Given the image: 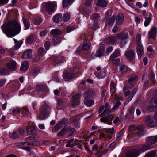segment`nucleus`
Instances as JSON below:
<instances>
[{
  "label": "nucleus",
  "instance_id": "nucleus-21",
  "mask_svg": "<svg viewBox=\"0 0 157 157\" xmlns=\"http://www.w3.org/2000/svg\"><path fill=\"white\" fill-rule=\"evenodd\" d=\"M104 50L103 49H99L96 51V54L94 52H93L91 55L92 57H100L103 53Z\"/></svg>",
  "mask_w": 157,
  "mask_h": 157
},
{
  "label": "nucleus",
  "instance_id": "nucleus-32",
  "mask_svg": "<svg viewBox=\"0 0 157 157\" xmlns=\"http://www.w3.org/2000/svg\"><path fill=\"white\" fill-rule=\"evenodd\" d=\"M23 21L25 27V30L29 29L30 26V22L29 20L26 18H23Z\"/></svg>",
  "mask_w": 157,
  "mask_h": 157
},
{
  "label": "nucleus",
  "instance_id": "nucleus-19",
  "mask_svg": "<svg viewBox=\"0 0 157 157\" xmlns=\"http://www.w3.org/2000/svg\"><path fill=\"white\" fill-rule=\"evenodd\" d=\"M75 76V75L71 73H65L63 75V78L65 81H67L74 78Z\"/></svg>",
  "mask_w": 157,
  "mask_h": 157
},
{
  "label": "nucleus",
  "instance_id": "nucleus-41",
  "mask_svg": "<svg viewBox=\"0 0 157 157\" xmlns=\"http://www.w3.org/2000/svg\"><path fill=\"white\" fill-rule=\"evenodd\" d=\"M115 16H113L109 18L107 21V23L109 25H112L114 23L115 21Z\"/></svg>",
  "mask_w": 157,
  "mask_h": 157
},
{
  "label": "nucleus",
  "instance_id": "nucleus-28",
  "mask_svg": "<svg viewBox=\"0 0 157 157\" xmlns=\"http://www.w3.org/2000/svg\"><path fill=\"white\" fill-rule=\"evenodd\" d=\"M29 67V63L28 62L25 61L22 63L20 67V70L22 71H25L27 70Z\"/></svg>",
  "mask_w": 157,
  "mask_h": 157
},
{
  "label": "nucleus",
  "instance_id": "nucleus-26",
  "mask_svg": "<svg viewBox=\"0 0 157 157\" xmlns=\"http://www.w3.org/2000/svg\"><path fill=\"white\" fill-rule=\"evenodd\" d=\"M157 156V151L154 150L146 154L144 157H156Z\"/></svg>",
  "mask_w": 157,
  "mask_h": 157
},
{
  "label": "nucleus",
  "instance_id": "nucleus-23",
  "mask_svg": "<svg viewBox=\"0 0 157 157\" xmlns=\"http://www.w3.org/2000/svg\"><path fill=\"white\" fill-rule=\"evenodd\" d=\"M91 45L90 42L89 40L85 41L82 46V48L83 50H88L90 48Z\"/></svg>",
  "mask_w": 157,
  "mask_h": 157
},
{
  "label": "nucleus",
  "instance_id": "nucleus-13",
  "mask_svg": "<svg viewBox=\"0 0 157 157\" xmlns=\"http://www.w3.org/2000/svg\"><path fill=\"white\" fill-rule=\"evenodd\" d=\"M152 147H150L149 145L146 144H142L140 147L139 149H136L140 153V155L141 153L151 149Z\"/></svg>",
  "mask_w": 157,
  "mask_h": 157
},
{
  "label": "nucleus",
  "instance_id": "nucleus-46",
  "mask_svg": "<svg viewBox=\"0 0 157 157\" xmlns=\"http://www.w3.org/2000/svg\"><path fill=\"white\" fill-rule=\"evenodd\" d=\"M144 134V132L142 129L138 130L136 132V135L137 136L139 137L142 136Z\"/></svg>",
  "mask_w": 157,
  "mask_h": 157
},
{
  "label": "nucleus",
  "instance_id": "nucleus-63",
  "mask_svg": "<svg viewBox=\"0 0 157 157\" xmlns=\"http://www.w3.org/2000/svg\"><path fill=\"white\" fill-rule=\"evenodd\" d=\"M75 29V27L73 26H68L67 27L66 30L67 32L69 33L74 30Z\"/></svg>",
  "mask_w": 157,
  "mask_h": 157
},
{
  "label": "nucleus",
  "instance_id": "nucleus-30",
  "mask_svg": "<svg viewBox=\"0 0 157 157\" xmlns=\"http://www.w3.org/2000/svg\"><path fill=\"white\" fill-rule=\"evenodd\" d=\"M97 5L99 7H105L107 5V3L105 0H98Z\"/></svg>",
  "mask_w": 157,
  "mask_h": 157
},
{
  "label": "nucleus",
  "instance_id": "nucleus-6",
  "mask_svg": "<svg viewBox=\"0 0 157 157\" xmlns=\"http://www.w3.org/2000/svg\"><path fill=\"white\" fill-rule=\"evenodd\" d=\"M152 101H151L150 105L148 107L149 111L153 112L157 108V91L155 92V95L152 98Z\"/></svg>",
  "mask_w": 157,
  "mask_h": 157
},
{
  "label": "nucleus",
  "instance_id": "nucleus-59",
  "mask_svg": "<svg viewBox=\"0 0 157 157\" xmlns=\"http://www.w3.org/2000/svg\"><path fill=\"white\" fill-rule=\"evenodd\" d=\"M104 132L111 134H112L114 132V130L113 128L111 129L110 128H108L106 129Z\"/></svg>",
  "mask_w": 157,
  "mask_h": 157
},
{
  "label": "nucleus",
  "instance_id": "nucleus-16",
  "mask_svg": "<svg viewBox=\"0 0 157 157\" xmlns=\"http://www.w3.org/2000/svg\"><path fill=\"white\" fill-rule=\"evenodd\" d=\"M117 36H114L109 37L104 40L105 42L107 44H113L115 43L117 40Z\"/></svg>",
  "mask_w": 157,
  "mask_h": 157
},
{
  "label": "nucleus",
  "instance_id": "nucleus-24",
  "mask_svg": "<svg viewBox=\"0 0 157 157\" xmlns=\"http://www.w3.org/2000/svg\"><path fill=\"white\" fill-rule=\"evenodd\" d=\"M63 19L62 16L61 14H57L55 15L53 18L54 22L59 23Z\"/></svg>",
  "mask_w": 157,
  "mask_h": 157
},
{
  "label": "nucleus",
  "instance_id": "nucleus-2",
  "mask_svg": "<svg viewBox=\"0 0 157 157\" xmlns=\"http://www.w3.org/2000/svg\"><path fill=\"white\" fill-rule=\"evenodd\" d=\"M104 106L105 107V109L103 112L99 116L102 117L105 115L106 116L105 118H101L100 121L102 122L105 123L109 125H111L112 123V121L113 119V116L112 114H108L112 112L113 111L109 109L108 107V103H106Z\"/></svg>",
  "mask_w": 157,
  "mask_h": 157
},
{
  "label": "nucleus",
  "instance_id": "nucleus-45",
  "mask_svg": "<svg viewBox=\"0 0 157 157\" xmlns=\"http://www.w3.org/2000/svg\"><path fill=\"white\" fill-rule=\"evenodd\" d=\"M94 102L93 100H85L84 104L87 107H90L94 104Z\"/></svg>",
  "mask_w": 157,
  "mask_h": 157
},
{
  "label": "nucleus",
  "instance_id": "nucleus-25",
  "mask_svg": "<svg viewBox=\"0 0 157 157\" xmlns=\"http://www.w3.org/2000/svg\"><path fill=\"white\" fill-rule=\"evenodd\" d=\"M78 145V143H74V139L72 138L69 140L67 141V144L66 145L67 147L73 148L74 146Z\"/></svg>",
  "mask_w": 157,
  "mask_h": 157
},
{
  "label": "nucleus",
  "instance_id": "nucleus-50",
  "mask_svg": "<svg viewBox=\"0 0 157 157\" xmlns=\"http://www.w3.org/2000/svg\"><path fill=\"white\" fill-rule=\"evenodd\" d=\"M38 54L39 56H43L45 54L44 49L42 48H40L38 51Z\"/></svg>",
  "mask_w": 157,
  "mask_h": 157
},
{
  "label": "nucleus",
  "instance_id": "nucleus-22",
  "mask_svg": "<svg viewBox=\"0 0 157 157\" xmlns=\"http://www.w3.org/2000/svg\"><path fill=\"white\" fill-rule=\"evenodd\" d=\"M19 114L21 117H23L29 115L30 113L27 109L25 108H23L21 109L20 113Z\"/></svg>",
  "mask_w": 157,
  "mask_h": 157
},
{
  "label": "nucleus",
  "instance_id": "nucleus-35",
  "mask_svg": "<svg viewBox=\"0 0 157 157\" xmlns=\"http://www.w3.org/2000/svg\"><path fill=\"white\" fill-rule=\"evenodd\" d=\"M26 131L28 134L31 135L35 133L36 130L35 128L29 126L27 127Z\"/></svg>",
  "mask_w": 157,
  "mask_h": 157
},
{
  "label": "nucleus",
  "instance_id": "nucleus-33",
  "mask_svg": "<svg viewBox=\"0 0 157 157\" xmlns=\"http://www.w3.org/2000/svg\"><path fill=\"white\" fill-rule=\"evenodd\" d=\"M36 39L35 36L34 35H31L26 39V42L28 44L32 43Z\"/></svg>",
  "mask_w": 157,
  "mask_h": 157
},
{
  "label": "nucleus",
  "instance_id": "nucleus-60",
  "mask_svg": "<svg viewBox=\"0 0 157 157\" xmlns=\"http://www.w3.org/2000/svg\"><path fill=\"white\" fill-rule=\"evenodd\" d=\"M113 61V64L114 65L117 66H118L119 65L120 60L118 58L115 59H114Z\"/></svg>",
  "mask_w": 157,
  "mask_h": 157
},
{
  "label": "nucleus",
  "instance_id": "nucleus-52",
  "mask_svg": "<svg viewBox=\"0 0 157 157\" xmlns=\"http://www.w3.org/2000/svg\"><path fill=\"white\" fill-rule=\"evenodd\" d=\"M124 132V130L121 129L116 135V140L120 139Z\"/></svg>",
  "mask_w": 157,
  "mask_h": 157
},
{
  "label": "nucleus",
  "instance_id": "nucleus-42",
  "mask_svg": "<svg viewBox=\"0 0 157 157\" xmlns=\"http://www.w3.org/2000/svg\"><path fill=\"white\" fill-rule=\"evenodd\" d=\"M9 74V71L6 69L2 68L0 69V75H6Z\"/></svg>",
  "mask_w": 157,
  "mask_h": 157
},
{
  "label": "nucleus",
  "instance_id": "nucleus-55",
  "mask_svg": "<svg viewBox=\"0 0 157 157\" xmlns=\"http://www.w3.org/2000/svg\"><path fill=\"white\" fill-rule=\"evenodd\" d=\"M120 70L122 73H123L126 72L127 68L124 66L122 65L120 67Z\"/></svg>",
  "mask_w": 157,
  "mask_h": 157
},
{
  "label": "nucleus",
  "instance_id": "nucleus-62",
  "mask_svg": "<svg viewBox=\"0 0 157 157\" xmlns=\"http://www.w3.org/2000/svg\"><path fill=\"white\" fill-rule=\"evenodd\" d=\"M137 76L136 75L133 76L131 77H130L129 79H128V80L129 81V82H133H133L137 80Z\"/></svg>",
  "mask_w": 157,
  "mask_h": 157
},
{
  "label": "nucleus",
  "instance_id": "nucleus-14",
  "mask_svg": "<svg viewBox=\"0 0 157 157\" xmlns=\"http://www.w3.org/2000/svg\"><path fill=\"white\" fill-rule=\"evenodd\" d=\"M125 55L126 58L129 60H133L135 58V54L133 51H128L125 53Z\"/></svg>",
  "mask_w": 157,
  "mask_h": 157
},
{
  "label": "nucleus",
  "instance_id": "nucleus-51",
  "mask_svg": "<svg viewBox=\"0 0 157 157\" xmlns=\"http://www.w3.org/2000/svg\"><path fill=\"white\" fill-rule=\"evenodd\" d=\"M10 137L14 140H16L18 139L19 135L15 132H13L10 136Z\"/></svg>",
  "mask_w": 157,
  "mask_h": 157
},
{
  "label": "nucleus",
  "instance_id": "nucleus-12",
  "mask_svg": "<svg viewBox=\"0 0 157 157\" xmlns=\"http://www.w3.org/2000/svg\"><path fill=\"white\" fill-rule=\"evenodd\" d=\"M136 49L139 58H141L144 54V48L142 45L141 44H137Z\"/></svg>",
  "mask_w": 157,
  "mask_h": 157
},
{
  "label": "nucleus",
  "instance_id": "nucleus-3",
  "mask_svg": "<svg viewBox=\"0 0 157 157\" xmlns=\"http://www.w3.org/2000/svg\"><path fill=\"white\" fill-rule=\"evenodd\" d=\"M144 122L147 125L151 128L155 127L157 123V119L152 116L147 115L144 118Z\"/></svg>",
  "mask_w": 157,
  "mask_h": 157
},
{
  "label": "nucleus",
  "instance_id": "nucleus-5",
  "mask_svg": "<svg viewBox=\"0 0 157 157\" xmlns=\"http://www.w3.org/2000/svg\"><path fill=\"white\" fill-rule=\"evenodd\" d=\"M125 155L126 157H138L140 155V153L136 148H132L127 150Z\"/></svg>",
  "mask_w": 157,
  "mask_h": 157
},
{
  "label": "nucleus",
  "instance_id": "nucleus-39",
  "mask_svg": "<svg viewBox=\"0 0 157 157\" xmlns=\"http://www.w3.org/2000/svg\"><path fill=\"white\" fill-rule=\"evenodd\" d=\"M134 85V84L133 83L129 82V81L128 80V82L127 84V86L124 88L123 90L125 91L128 89H131L133 87Z\"/></svg>",
  "mask_w": 157,
  "mask_h": 157
},
{
  "label": "nucleus",
  "instance_id": "nucleus-31",
  "mask_svg": "<svg viewBox=\"0 0 157 157\" xmlns=\"http://www.w3.org/2000/svg\"><path fill=\"white\" fill-rule=\"evenodd\" d=\"M110 87L111 94L113 95L115 93L116 90V85L115 83L113 82H111Z\"/></svg>",
  "mask_w": 157,
  "mask_h": 157
},
{
  "label": "nucleus",
  "instance_id": "nucleus-48",
  "mask_svg": "<svg viewBox=\"0 0 157 157\" xmlns=\"http://www.w3.org/2000/svg\"><path fill=\"white\" fill-rule=\"evenodd\" d=\"M13 40L15 44L14 48L16 49H17L21 46L22 43L21 42H19L17 41V40L15 38L13 39Z\"/></svg>",
  "mask_w": 157,
  "mask_h": 157
},
{
  "label": "nucleus",
  "instance_id": "nucleus-44",
  "mask_svg": "<svg viewBox=\"0 0 157 157\" xmlns=\"http://www.w3.org/2000/svg\"><path fill=\"white\" fill-rule=\"evenodd\" d=\"M137 90L138 88H135L133 90H132V93L130 94L128 97V100L130 101L132 100L136 93L137 91Z\"/></svg>",
  "mask_w": 157,
  "mask_h": 157
},
{
  "label": "nucleus",
  "instance_id": "nucleus-54",
  "mask_svg": "<svg viewBox=\"0 0 157 157\" xmlns=\"http://www.w3.org/2000/svg\"><path fill=\"white\" fill-rule=\"evenodd\" d=\"M66 132V130L63 129L60 130L58 133L57 135L59 137H61L65 135Z\"/></svg>",
  "mask_w": 157,
  "mask_h": 157
},
{
  "label": "nucleus",
  "instance_id": "nucleus-43",
  "mask_svg": "<svg viewBox=\"0 0 157 157\" xmlns=\"http://www.w3.org/2000/svg\"><path fill=\"white\" fill-rule=\"evenodd\" d=\"M40 69L38 67H35L32 71V74L33 76H36L39 73Z\"/></svg>",
  "mask_w": 157,
  "mask_h": 157
},
{
  "label": "nucleus",
  "instance_id": "nucleus-10",
  "mask_svg": "<svg viewBox=\"0 0 157 157\" xmlns=\"http://www.w3.org/2000/svg\"><path fill=\"white\" fill-rule=\"evenodd\" d=\"M95 92L92 89L87 90L85 92L84 98L85 100H88L94 94Z\"/></svg>",
  "mask_w": 157,
  "mask_h": 157
},
{
  "label": "nucleus",
  "instance_id": "nucleus-15",
  "mask_svg": "<svg viewBox=\"0 0 157 157\" xmlns=\"http://www.w3.org/2000/svg\"><path fill=\"white\" fill-rule=\"evenodd\" d=\"M146 142L149 145L157 142V136L149 137L146 140Z\"/></svg>",
  "mask_w": 157,
  "mask_h": 157
},
{
  "label": "nucleus",
  "instance_id": "nucleus-58",
  "mask_svg": "<svg viewBox=\"0 0 157 157\" xmlns=\"http://www.w3.org/2000/svg\"><path fill=\"white\" fill-rule=\"evenodd\" d=\"M35 22L36 25H39L41 22V18L39 17H36L35 18Z\"/></svg>",
  "mask_w": 157,
  "mask_h": 157
},
{
  "label": "nucleus",
  "instance_id": "nucleus-57",
  "mask_svg": "<svg viewBox=\"0 0 157 157\" xmlns=\"http://www.w3.org/2000/svg\"><path fill=\"white\" fill-rule=\"evenodd\" d=\"M60 39L58 37H55L53 39V42L54 44V45H56L60 43Z\"/></svg>",
  "mask_w": 157,
  "mask_h": 157
},
{
  "label": "nucleus",
  "instance_id": "nucleus-8",
  "mask_svg": "<svg viewBox=\"0 0 157 157\" xmlns=\"http://www.w3.org/2000/svg\"><path fill=\"white\" fill-rule=\"evenodd\" d=\"M80 95L77 94L73 96L72 101L70 104V106L75 107L79 104Z\"/></svg>",
  "mask_w": 157,
  "mask_h": 157
},
{
  "label": "nucleus",
  "instance_id": "nucleus-34",
  "mask_svg": "<svg viewBox=\"0 0 157 157\" xmlns=\"http://www.w3.org/2000/svg\"><path fill=\"white\" fill-rule=\"evenodd\" d=\"M75 0H63V8L67 7L68 4H71L74 2Z\"/></svg>",
  "mask_w": 157,
  "mask_h": 157
},
{
  "label": "nucleus",
  "instance_id": "nucleus-56",
  "mask_svg": "<svg viewBox=\"0 0 157 157\" xmlns=\"http://www.w3.org/2000/svg\"><path fill=\"white\" fill-rule=\"evenodd\" d=\"M121 105V103L120 101L117 100L116 102V104L113 107V110H116L117 109L118 107Z\"/></svg>",
  "mask_w": 157,
  "mask_h": 157
},
{
  "label": "nucleus",
  "instance_id": "nucleus-61",
  "mask_svg": "<svg viewBox=\"0 0 157 157\" xmlns=\"http://www.w3.org/2000/svg\"><path fill=\"white\" fill-rule=\"evenodd\" d=\"M27 145L29 146L32 145V146L34 145H37L40 144V143L38 141H35L33 142L32 143H29V142H27Z\"/></svg>",
  "mask_w": 157,
  "mask_h": 157
},
{
  "label": "nucleus",
  "instance_id": "nucleus-47",
  "mask_svg": "<svg viewBox=\"0 0 157 157\" xmlns=\"http://www.w3.org/2000/svg\"><path fill=\"white\" fill-rule=\"evenodd\" d=\"M101 135L106 140H109L112 137L111 135H109V133L105 132H104V133Z\"/></svg>",
  "mask_w": 157,
  "mask_h": 157
},
{
  "label": "nucleus",
  "instance_id": "nucleus-53",
  "mask_svg": "<svg viewBox=\"0 0 157 157\" xmlns=\"http://www.w3.org/2000/svg\"><path fill=\"white\" fill-rule=\"evenodd\" d=\"M62 127L59 125L58 124L56 125L54 128L53 129V132H56L61 128Z\"/></svg>",
  "mask_w": 157,
  "mask_h": 157
},
{
  "label": "nucleus",
  "instance_id": "nucleus-36",
  "mask_svg": "<svg viewBox=\"0 0 157 157\" xmlns=\"http://www.w3.org/2000/svg\"><path fill=\"white\" fill-rule=\"evenodd\" d=\"M68 123V121L67 119H63L61 120L58 124L62 128L67 126V125Z\"/></svg>",
  "mask_w": 157,
  "mask_h": 157
},
{
  "label": "nucleus",
  "instance_id": "nucleus-1",
  "mask_svg": "<svg viewBox=\"0 0 157 157\" xmlns=\"http://www.w3.org/2000/svg\"><path fill=\"white\" fill-rule=\"evenodd\" d=\"M3 32L7 36L12 37L18 34L21 30V26L16 21L9 22L6 26L2 27Z\"/></svg>",
  "mask_w": 157,
  "mask_h": 157
},
{
  "label": "nucleus",
  "instance_id": "nucleus-9",
  "mask_svg": "<svg viewBox=\"0 0 157 157\" xmlns=\"http://www.w3.org/2000/svg\"><path fill=\"white\" fill-rule=\"evenodd\" d=\"M117 36L120 40L122 41L120 43V45L121 46L123 43L122 41L126 40L128 38V34L126 32H122L117 34Z\"/></svg>",
  "mask_w": 157,
  "mask_h": 157
},
{
  "label": "nucleus",
  "instance_id": "nucleus-38",
  "mask_svg": "<svg viewBox=\"0 0 157 157\" xmlns=\"http://www.w3.org/2000/svg\"><path fill=\"white\" fill-rule=\"evenodd\" d=\"M151 16L152 15L150 14L149 15L148 17H145V20L144 22V25L145 26L147 27L150 23L151 20Z\"/></svg>",
  "mask_w": 157,
  "mask_h": 157
},
{
  "label": "nucleus",
  "instance_id": "nucleus-11",
  "mask_svg": "<svg viewBox=\"0 0 157 157\" xmlns=\"http://www.w3.org/2000/svg\"><path fill=\"white\" fill-rule=\"evenodd\" d=\"M124 15L122 13H119L116 17V23L118 25H120L123 23Z\"/></svg>",
  "mask_w": 157,
  "mask_h": 157
},
{
  "label": "nucleus",
  "instance_id": "nucleus-4",
  "mask_svg": "<svg viewBox=\"0 0 157 157\" xmlns=\"http://www.w3.org/2000/svg\"><path fill=\"white\" fill-rule=\"evenodd\" d=\"M50 108L47 105H43L41 108L40 112L39 114L40 117L42 119H44L49 115Z\"/></svg>",
  "mask_w": 157,
  "mask_h": 157
},
{
  "label": "nucleus",
  "instance_id": "nucleus-27",
  "mask_svg": "<svg viewBox=\"0 0 157 157\" xmlns=\"http://www.w3.org/2000/svg\"><path fill=\"white\" fill-rule=\"evenodd\" d=\"M45 86L41 84L36 85L35 86V89L39 93L43 92L45 90Z\"/></svg>",
  "mask_w": 157,
  "mask_h": 157
},
{
  "label": "nucleus",
  "instance_id": "nucleus-17",
  "mask_svg": "<svg viewBox=\"0 0 157 157\" xmlns=\"http://www.w3.org/2000/svg\"><path fill=\"white\" fill-rule=\"evenodd\" d=\"M156 34L157 28L156 27L152 28L149 33L148 38L155 39L156 37Z\"/></svg>",
  "mask_w": 157,
  "mask_h": 157
},
{
  "label": "nucleus",
  "instance_id": "nucleus-29",
  "mask_svg": "<svg viewBox=\"0 0 157 157\" xmlns=\"http://www.w3.org/2000/svg\"><path fill=\"white\" fill-rule=\"evenodd\" d=\"M120 55V53L119 50H117L111 55L110 57V60H113L114 59Z\"/></svg>",
  "mask_w": 157,
  "mask_h": 157
},
{
  "label": "nucleus",
  "instance_id": "nucleus-7",
  "mask_svg": "<svg viewBox=\"0 0 157 157\" xmlns=\"http://www.w3.org/2000/svg\"><path fill=\"white\" fill-rule=\"evenodd\" d=\"M55 6L53 3L48 2L43 4V9L49 12H52L54 10Z\"/></svg>",
  "mask_w": 157,
  "mask_h": 157
},
{
  "label": "nucleus",
  "instance_id": "nucleus-20",
  "mask_svg": "<svg viewBox=\"0 0 157 157\" xmlns=\"http://www.w3.org/2000/svg\"><path fill=\"white\" fill-rule=\"evenodd\" d=\"M32 50L29 49L26 50L22 55V57L25 59H29L31 57Z\"/></svg>",
  "mask_w": 157,
  "mask_h": 157
},
{
  "label": "nucleus",
  "instance_id": "nucleus-64",
  "mask_svg": "<svg viewBox=\"0 0 157 157\" xmlns=\"http://www.w3.org/2000/svg\"><path fill=\"white\" fill-rule=\"evenodd\" d=\"M141 39V36L140 34H138L137 35L136 37V42L137 44H140V43Z\"/></svg>",
  "mask_w": 157,
  "mask_h": 157
},
{
  "label": "nucleus",
  "instance_id": "nucleus-18",
  "mask_svg": "<svg viewBox=\"0 0 157 157\" xmlns=\"http://www.w3.org/2000/svg\"><path fill=\"white\" fill-rule=\"evenodd\" d=\"M6 67L7 68L13 70H15L17 67L16 62L14 60L10 61L7 64Z\"/></svg>",
  "mask_w": 157,
  "mask_h": 157
},
{
  "label": "nucleus",
  "instance_id": "nucleus-40",
  "mask_svg": "<svg viewBox=\"0 0 157 157\" xmlns=\"http://www.w3.org/2000/svg\"><path fill=\"white\" fill-rule=\"evenodd\" d=\"M50 33L53 35H59L61 34V32L57 29H54L50 31Z\"/></svg>",
  "mask_w": 157,
  "mask_h": 157
},
{
  "label": "nucleus",
  "instance_id": "nucleus-37",
  "mask_svg": "<svg viewBox=\"0 0 157 157\" xmlns=\"http://www.w3.org/2000/svg\"><path fill=\"white\" fill-rule=\"evenodd\" d=\"M65 130L66 132L67 133L70 134V135H69L68 136H72L75 131V129L71 127H68L66 128Z\"/></svg>",
  "mask_w": 157,
  "mask_h": 157
},
{
  "label": "nucleus",
  "instance_id": "nucleus-49",
  "mask_svg": "<svg viewBox=\"0 0 157 157\" xmlns=\"http://www.w3.org/2000/svg\"><path fill=\"white\" fill-rule=\"evenodd\" d=\"M70 14L69 13H66L63 16V21L65 22L68 21L70 19Z\"/></svg>",
  "mask_w": 157,
  "mask_h": 157
}]
</instances>
